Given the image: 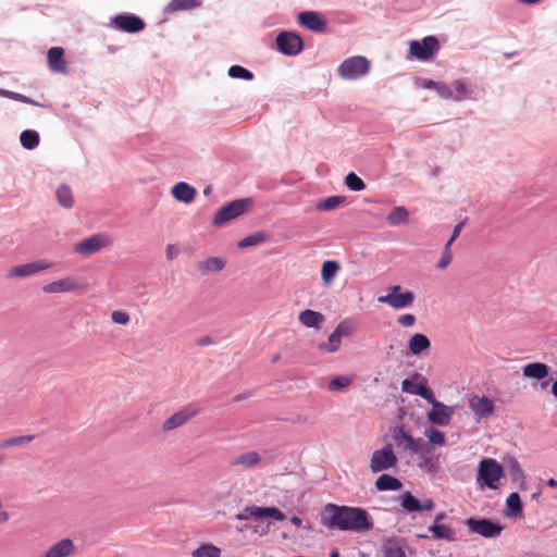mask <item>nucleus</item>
Masks as SVG:
<instances>
[{
  "mask_svg": "<svg viewBox=\"0 0 557 557\" xmlns=\"http://www.w3.org/2000/svg\"><path fill=\"white\" fill-rule=\"evenodd\" d=\"M397 499L405 511H421L420 502L410 492H405Z\"/></svg>",
  "mask_w": 557,
  "mask_h": 557,
  "instance_id": "nucleus-33",
  "label": "nucleus"
},
{
  "mask_svg": "<svg viewBox=\"0 0 557 557\" xmlns=\"http://www.w3.org/2000/svg\"><path fill=\"white\" fill-rule=\"evenodd\" d=\"M321 523L329 529L356 533L370 531L374 527L373 520L366 509L331 503L323 507Z\"/></svg>",
  "mask_w": 557,
  "mask_h": 557,
  "instance_id": "nucleus-1",
  "label": "nucleus"
},
{
  "mask_svg": "<svg viewBox=\"0 0 557 557\" xmlns=\"http://www.w3.org/2000/svg\"><path fill=\"white\" fill-rule=\"evenodd\" d=\"M468 406L472 410L476 422L492 417L495 412L494 401L486 396H471Z\"/></svg>",
  "mask_w": 557,
  "mask_h": 557,
  "instance_id": "nucleus-10",
  "label": "nucleus"
},
{
  "mask_svg": "<svg viewBox=\"0 0 557 557\" xmlns=\"http://www.w3.org/2000/svg\"><path fill=\"white\" fill-rule=\"evenodd\" d=\"M401 391L407 394L418 395L425 399L428 403H431L435 398L431 388L426 387L424 384H414L409 379H405L401 382Z\"/></svg>",
  "mask_w": 557,
  "mask_h": 557,
  "instance_id": "nucleus-20",
  "label": "nucleus"
},
{
  "mask_svg": "<svg viewBox=\"0 0 557 557\" xmlns=\"http://www.w3.org/2000/svg\"><path fill=\"white\" fill-rule=\"evenodd\" d=\"M430 347V339L422 333H416L409 338L408 348L414 356L421 355L423 351L429 350Z\"/></svg>",
  "mask_w": 557,
  "mask_h": 557,
  "instance_id": "nucleus-24",
  "label": "nucleus"
},
{
  "mask_svg": "<svg viewBox=\"0 0 557 557\" xmlns=\"http://www.w3.org/2000/svg\"><path fill=\"white\" fill-rule=\"evenodd\" d=\"M407 543L404 537L393 536L383 540L381 552L383 557H407Z\"/></svg>",
  "mask_w": 557,
  "mask_h": 557,
  "instance_id": "nucleus-15",
  "label": "nucleus"
},
{
  "mask_svg": "<svg viewBox=\"0 0 557 557\" xmlns=\"http://www.w3.org/2000/svg\"><path fill=\"white\" fill-rule=\"evenodd\" d=\"M454 90V99L460 100L466 96L467 89L462 82L455 81L451 85H449Z\"/></svg>",
  "mask_w": 557,
  "mask_h": 557,
  "instance_id": "nucleus-51",
  "label": "nucleus"
},
{
  "mask_svg": "<svg viewBox=\"0 0 557 557\" xmlns=\"http://www.w3.org/2000/svg\"><path fill=\"white\" fill-rule=\"evenodd\" d=\"M377 301L381 304H386L393 309L399 310L412 306L414 301V294L410 290L401 292L398 295L386 294L380 296Z\"/></svg>",
  "mask_w": 557,
  "mask_h": 557,
  "instance_id": "nucleus-14",
  "label": "nucleus"
},
{
  "mask_svg": "<svg viewBox=\"0 0 557 557\" xmlns=\"http://www.w3.org/2000/svg\"><path fill=\"white\" fill-rule=\"evenodd\" d=\"M504 476V468L495 459L485 458L481 460L478 470L476 481L481 486L490 490L498 487V481Z\"/></svg>",
  "mask_w": 557,
  "mask_h": 557,
  "instance_id": "nucleus-2",
  "label": "nucleus"
},
{
  "mask_svg": "<svg viewBox=\"0 0 557 557\" xmlns=\"http://www.w3.org/2000/svg\"><path fill=\"white\" fill-rule=\"evenodd\" d=\"M434 506H435L434 500L431 498L425 499L423 504L420 503L421 511L422 510L430 511L434 508Z\"/></svg>",
  "mask_w": 557,
  "mask_h": 557,
  "instance_id": "nucleus-61",
  "label": "nucleus"
},
{
  "mask_svg": "<svg viewBox=\"0 0 557 557\" xmlns=\"http://www.w3.org/2000/svg\"><path fill=\"white\" fill-rule=\"evenodd\" d=\"M273 240V237L268 233L263 231L256 232L244 239H242L238 244H261L263 242H270Z\"/></svg>",
  "mask_w": 557,
  "mask_h": 557,
  "instance_id": "nucleus-43",
  "label": "nucleus"
},
{
  "mask_svg": "<svg viewBox=\"0 0 557 557\" xmlns=\"http://www.w3.org/2000/svg\"><path fill=\"white\" fill-rule=\"evenodd\" d=\"M63 55L64 50L61 47H52L48 50L47 59L51 71L66 74L67 66Z\"/></svg>",
  "mask_w": 557,
  "mask_h": 557,
  "instance_id": "nucleus-21",
  "label": "nucleus"
},
{
  "mask_svg": "<svg viewBox=\"0 0 557 557\" xmlns=\"http://www.w3.org/2000/svg\"><path fill=\"white\" fill-rule=\"evenodd\" d=\"M298 22L304 27L313 32H323L326 26L325 21L320 16V14L313 11H305L299 13Z\"/></svg>",
  "mask_w": 557,
  "mask_h": 557,
  "instance_id": "nucleus-19",
  "label": "nucleus"
},
{
  "mask_svg": "<svg viewBox=\"0 0 557 557\" xmlns=\"http://www.w3.org/2000/svg\"><path fill=\"white\" fill-rule=\"evenodd\" d=\"M57 199H58V202L66 208V209H70L73 207L74 205V197H73V193H72V189L69 185H61L58 187L57 189Z\"/></svg>",
  "mask_w": 557,
  "mask_h": 557,
  "instance_id": "nucleus-34",
  "label": "nucleus"
},
{
  "mask_svg": "<svg viewBox=\"0 0 557 557\" xmlns=\"http://www.w3.org/2000/svg\"><path fill=\"white\" fill-rule=\"evenodd\" d=\"M198 413L197 409L184 408L169 417L162 424V431L168 432L184 425Z\"/></svg>",
  "mask_w": 557,
  "mask_h": 557,
  "instance_id": "nucleus-16",
  "label": "nucleus"
},
{
  "mask_svg": "<svg viewBox=\"0 0 557 557\" xmlns=\"http://www.w3.org/2000/svg\"><path fill=\"white\" fill-rule=\"evenodd\" d=\"M388 294L398 295L401 293V286L400 285H392L388 288Z\"/></svg>",
  "mask_w": 557,
  "mask_h": 557,
  "instance_id": "nucleus-64",
  "label": "nucleus"
},
{
  "mask_svg": "<svg viewBox=\"0 0 557 557\" xmlns=\"http://www.w3.org/2000/svg\"><path fill=\"white\" fill-rule=\"evenodd\" d=\"M172 195L178 201L190 203L196 197V189L185 182H180L172 187Z\"/></svg>",
  "mask_w": 557,
  "mask_h": 557,
  "instance_id": "nucleus-22",
  "label": "nucleus"
},
{
  "mask_svg": "<svg viewBox=\"0 0 557 557\" xmlns=\"http://www.w3.org/2000/svg\"><path fill=\"white\" fill-rule=\"evenodd\" d=\"M436 91H437L438 96H441L444 99H450V98L454 99V90L449 85L440 83L436 88Z\"/></svg>",
  "mask_w": 557,
  "mask_h": 557,
  "instance_id": "nucleus-54",
  "label": "nucleus"
},
{
  "mask_svg": "<svg viewBox=\"0 0 557 557\" xmlns=\"http://www.w3.org/2000/svg\"><path fill=\"white\" fill-rule=\"evenodd\" d=\"M212 343H213V341H212L211 336H209V335L202 336L197 339L198 346H208V345H211Z\"/></svg>",
  "mask_w": 557,
  "mask_h": 557,
  "instance_id": "nucleus-62",
  "label": "nucleus"
},
{
  "mask_svg": "<svg viewBox=\"0 0 557 557\" xmlns=\"http://www.w3.org/2000/svg\"><path fill=\"white\" fill-rule=\"evenodd\" d=\"M255 510L256 519L272 518L277 521L284 520L285 513L276 507H258Z\"/></svg>",
  "mask_w": 557,
  "mask_h": 557,
  "instance_id": "nucleus-32",
  "label": "nucleus"
},
{
  "mask_svg": "<svg viewBox=\"0 0 557 557\" xmlns=\"http://www.w3.org/2000/svg\"><path fill=\"white\" fill-rule=\"evenodd\" d=\"M261 461V457L257 451H247L238 455L231 460V465L236 467L240 466L245 469L255 468Z\"/></svg>",
  "mask_w": 557,
  "mask_h": 557,
  "instance_id": "nucleus-25",
  "label": "nucleus"
},
{
  "mask_svg": "<svg viewBox=\"0 0 557 557\" xmlns=\"http://www.w3.org/2000/svg\"><path fill=\"white\" fill-rule=\"evenodd\" d=\"M339 270L337 261L327 260L322 264L321 275L324 284H330Z\"/></svg>",
  "mask_w": 557,
  "mask_h": 557,
  "instance_id": "nucleus-35",
  "label": "nucleus"
},
{
  "mask_svg": "<svg viewBox=\"0 0 557 557\" xmlns=\"http://www.w3.org/2000/svg\"><path fill=\"white\" fill-rule=\"evenodd\" d=\"M10 99L15 100V101H20V102H23V103L40 106L35 100H33V99H30V98H28V97H26V96H24L22 94L14 92V91H11Z\"/></svg>",
  "mask_w": 557,
  "mask_h": 557,
  "instance_id": "nucleus-57",
  "label": "nucleus"
},
{
  "mask_svg": "<svg viewBox=\"0 0 557 557\" xmlns=\"http://www.w3.org/2000/svg\"><path fill=\"white\" fill-rule=\"evenodd\" d=\"M375 487L380 492L398 491L403 487V484L397 478L383 473L376 479Z\"/></svg>",
  "mask_w": 557,
  "mask_h": 557,
  "instance_id": "nucleus-28",
  "label": "nucleus"
},
{
  "mask_svg": "<svg viewBox=\"0 0 557 557\" xmlns=\"http://www.w3.org/2000/svg\"><path fill=\"white\" fill-rule=\"evenodd\" d=\"M200 5L199 0H172L168 7V12H177L183 10H191Z\"/></svg>",
  "mask_w": 557,
  "mask_h": 557,
  "instance_id": "nucleus-37",
  "label": "nucleus"
},
{
  "mask_svg": "<svg viewBox=\"0 0 557 557\" xmlns=\"http://www.w3.org/2000/svg\"><path fill=\"white\" fill-rule=\"evenodd\" d=\"M345 198L342 196H330L317 205V209L320 211H330L339 207L344 202Z\"/></svg>",
  "mask_w": 557,
  "mask_h": 557,
  "instance_id": "nucleus-41",
  "label": "nucleus"
},
{
  "mask_svg": "<svg viewBox=\"0 0 557 557\" xmlns=\"http://www.w3.org/2000/svg\"><path fill=\"white\" fill-rule=\"evenodd\" d=\"M346 186L354 191H360L366 188L364 182L355 173H349L345 177Z\"/></svg>",
  "mask_w": 557,
  "mask_h": 557,
  "instance_id": "nucleus-44",
  "label": "nucleus"
},
{
  "mask_svg": "<svg viewBox=\"0 0 557 557\" xmlns=\"http://www.w3.org/2000/svg\"><path fill=\"white\" fill-rule=\"evenodd\" d=\"M425 436L429 442L438 446H443L445 444V435L442 431L437 429H430L425 431Z\"/></svg>",
  "mask_w": 557,
  "mask_h": 557,
  "instance_id": "nucleus-47",
  "label": "nucleus"
},
{
  "mask_svg": "<svg viewBox=\"0 0 557 557\" xmlns=\"http://www.w3.org/2000/svg\"><path fill=\"white\" fill-rule=\"evenodd\" d=\"M370 67V61L366 57L355 55L342 62L338 73L342 78L354 81L367 75Z\"/></svg>",
  "mask_w": 557,
  "mask_h": 557,
  "instance_id": "nucleus-4",
  "label": "nucleus"
},
{
  "mask_svg": "<svg viewBox=\"0 0 557 557\" xmlns=\"http://www.w3.org/2000/svg\"><path fill=\"white\" fill-rule=\"evenodd\" d=\"M277 49L286 55H296L304 48L302 38L296 33L282 32L276 36Z\"/></svg>",
  "mask_w": 557,
  "mask_h": 557,
  "instance_id": "nucleus-9",
  "label": "nucleus"
},
{
  "mask_svg": "<svg viewBox=\"0 0 557 557\" xmlns=\"http://www.w3.org/2000/svg\"><path fill=\"white\" fill-rule=\"evenodd\" d=\"M342 337L334 331L329 335L327 342H322L318 345V349L323 352H335L339 349Z\"/></svg>",
  "mask_w": 557,
  "mask_h": 557,
  "instance_id": "nucleus-36",
  "label": "nucleus"
},
{
  "mask_svg": "<svg viewBox=\"0 0 557 557\" xmlns=\"http://www.w3.org/2000/svg\"><path fill=\"white\" fill-rule=\"evenodd\" d=\"M112 25L124 33H138L145 28V22L134 14H119L112 20Z\"/></svg>",
  "mask_w": 557,
  "mask_h": 557,
  "instance_id": "nucleus-13",
  "label": "nucleus"
},
{
  "mask_svg": "<svg viewBox=\"0 0 557 557\" xmlns=\"http://www.w3.org/2000/svg\"><path fill=\"white\" fill-rule=\"evenodd\" d=\"M79 286L77 280L67 276L44 285L42 290L48 294L69 293L76 290Z\"/></svg>",
  "mask_w": 557,
  "mask_h": 557,
  "instance_id": "nucleus-17",
  "label": "nucleus"
},
{
  "mask_svg": "<svg viewBox=\"0 0 557 557\" xmlns=\"http://www.w3.org/2000/svg\"><path fill=\"white\" fill-rule=\"evenodd\" d=\"M504 465L508 470L509 476L513 482H523L524 473L519 462L513 457H508L504 460Z\"/></svg>",
  "mask_w": 557,
  "mask_h": 557,
  "instance_id": "nucleus-30",
  "label": "nucleus"
},
{
  "mask_svg": "<svg viewBox=\"0 0 557 557\" xmlns=\"http://www.w3.org/2000/svg\"><path fill=\"white\" fill-rule=\"evenodd\" d=\"M20 140L25 149H34L39 144V135L35 131L27 129L22 132Z\"/></svg>",
  "mask_w": 557,
  "mask_h": 557,
  "instance_id": "nucleus-38",
  "label": "nucleus"
},
{
  "mask_svg": "<svg viewBox=\"0 0 557 557\" xmlns=\"http://www.w3.org/2000/svg\"><path fill=\"white\" fill-rule=\"evenodd\" d=\"M256 508H258V506H247L240 512H238L235 517L238 520H247L250 517L255 518V513H252V512H255L253 509H256Z\"/></svg>",
  "mask_w": 557,
  "mask_h": 557,
  "instance_id": "nucleus-56",
  "label": "nucleus"
},
{
  "mask_svg": "<svg viewBox=\"0 0 557 557\" xmlns=\"http://www.w3.org/2000/svg\"><path fill=\"white\" fill-rule=\"evenodd\" d=\"M397 322L404 327H409L416 323V317L411 313H406L400 315Z\"/></svg>",
  "mask_w": 557,
  "mask_h": 557,
  "instance_id": "nucleus-55",
  "label": "nucleus"
},
{
  "mask_svg": "<svg viewBox=\"0 0 557 557\" xmlns=\"http://www.w3.org/2000/svg\"><path fill=\"white\" fill-rule=\"evenodd\" d=\"M440 49V42L434 36L424 37L420 40H412L409 44V52L421 61L430 60Z\"/></svg>",
  "mask_w": 557,
  "mask_h": 557,
  "instance_id": "nucleus-7",
  "label": "nucleus"
},
{
  "mask_svg": "<svg viewBox=\"0 0 557 557\" xmlns=\"http://www.w3.org/2000/svg\"><path fill=\"white\" fill-rule=\"evenodd\" d=\"M298 319L306 327H319L325 321V317L321 312L311 309L302 310Z\"/></svg>",
  "mask_w": 557,
  "mask_h": 557,
  "instance_id": "nucleus-26",
  "label": "nucleus"
},
{
  "mask_svg": "<svg viewBox=\"0 0 557 557\" xmlns=\"http://www.w3.org/2000/svg\"><path fill=\"white\" fill-rule=\"evenodd\" d=\"M101 246H75L74 252L83 257H89L100 250Z\"/></svg>",
  "mask_w": 557,
  "mask_h": 557,
  "instance_id": "nucleus-50",
  "label": "nucleus"
},
{
  "mask_svg": "<svg viewBox=\"0 0 557 557\" xmlns=\"http://www.w3.org/2000/svg\"><path fill=\"white\" fill-rule=\"evenodd\" d=\"M35 438L34 435H20L14 436L8 440H4L0 443V448L7 449L13 446H24L33 442Z\"/></svg>",
  "mask_w": 557,
  "mask_h": 557,
  "instance_id": "nucleus-39",
  "label": "nucleus"
},
{
  "mask_svg": "<svg viewBox=\"0 0 557 557\" xmlns=\"http://www.w3.org/2000/svg\"><path fill=\"white\" fill-rule=\"evenodd\" d=\"M392 437L396 446L410 454L429 453L428 443L422 438H413L408 432L405 431L403 425H396L392 430Z\"/></svg>",
  "mask_w": 557,
  "mask_h": 557,
  "instance_id": "nucleus-3",
  "label": "nucleus"
},
{
  "mask_svg": "<svg viewBox=\"0 0 557 557\" xmlns=\"http://www.w3.org/2000/svg\"><path fill=\"white\" fill-rule=\"evenodd\" d=\"M112 320L116 324L125 325L129 322V315L125 311L115 310L112 312Z\"/></svg>",
  "mask_w": 557,
  "mask_h": 557,
  "instance_id": "nucleus-53",
  "label": "nucleus"
},
{
  "mask_svg": "<svg viewBox=\"0 0 557 557\" xmlns=\"http://www.w3.org/2000/svg\"><path fill=\"white\" fill-rule=\"evenodd\" d=\"M228 75L233 78H242L246 81H250L253 78V74L240 65H232L228 69Z\"/></svg>",
  "mask_w": 557,
  "mask_h": 557,
  "instance_id": "nucleus-45",
  "label": "nucleus"
},
{
  "mask_svg": "<svg viewBox=\"0 0 557 557\" xmlns=\"http://www.w3.org/2000/svg\"><path fill=\"white\" fill-rule=\"evenodd\" d=\"M462 227H463V223H458L454 228L453 235L450 236V238L448 239V242L446 244H453L457 239Z\"/></svg>",
  "mask_w": 557,
  "mask_h": 557,
  "instance_id": "nucleus-60",
  "label": "nucleus"
},
{
  "mask_svg": "<svg viewBox=\"0 0 557 557\" xmlns=\"http://www.w3.org/2000/svg\"><path fill=\"white\" fill-rule=\"evenodd\" d=\"M440 83L431 81V79H422L420 83V87L428 88V89H435L437 88Z\"/></svg>",
  "mask_w": 557,
  "mask_h": 557,
  "instance_id": "nucleus-59",
  "label": "nucleus"
},
{
  "mask_svg": "<svg viewBox=\"0 0 557 557\" xmlns=\"http://www.w3.org/2000/svg\"><path fill=\"white\" fill-rule=\"evenodd\" d=\"M429 531L432 532V539L434 540L455 541L454 531L449 527L434 523L429 527Z\"/></svg>",
  "mask_w": 557,
  "mask_h": 557,
  "instance_id": "nucleus-31",
  "label": "nucleus"
},
{
  "mask_svg": "<svg viewBox=\"0 0 557 557\" xmlns=\"http://www.w3.org/2000/svg\"><path fill=\"white\" fill-rule=\"evenodd\" d=\"M465 524L469 528V530L473 533H478L486 539H494L500 535L503 531V525L498 522H494L490 519L482 518H469L466 520Z\"/></svg>",
  "mask_w": 557,
  "mask_h": 557,
  "instance_id": "nucleus-8",
  "label": "nucleus"
},
{
  "mask_svg": "<svg viewBox=\"0 0 557 557\" xmlns=\"http://www.w3.org/2000/svg\"><path fill=\"white\" fill-rule=\"evenodd\" d=\"M354 331L355 326L348 320H343L342 322H339L334 330V332L342 338L349 336Z\"/></svg>",
  "mask_w": 557,
  "mask_h": 557,
  "instance_id": "nucleus-49",
  "label": "nucleus"
},
{
  "mask_svg": "<svg viewBox=\"0 0 557 557\" xmlns=\"http://www.w3.org/2000/svg\"><path fill=\"white\" fill-rule=\"evenodd\" d=\"M251 530H252L255 533H258V534H260V535H265V534H268V532H269L268 527H265V528H261L260 525H253V527H251Z\"/></svg>",
  "mask_w": 557,
  "mask_h": 557,
  "instance_id": "nucleus-63",
  "label": "nucleus"
},
{
  "mask_svg": "<svg viewBox=\"0 0 557 557\" xmlns=\"http://www.w3.org/2000/svg\"><path fill=\"white\" fill-rule=\"evenodd\" d=\"M111 242L108 235L106 234H96L90 236L89 238L84 239L81 244H108Z\"/></svg>",
  "mask_w": 557,
  "mask_h": 557,
  "instance_id": "nucleus-52",
  "label": "nucleus"
},
{
  "mask_svg": "<svg viewBox=\"0 0 557 557\" xmlns=\"http://www.w3.org/2000/svg\"><path fill=\"white\" fill-rule=\"evenodd\" d=\"M76 548L71 539H62L51 545L48 550L39 557H69L75 553Z\"/></svg>",
  "mask_w": 557,
  "mask_h": 557,
  "instance_id": "nucleus-18",
  "label": "nucleus"
},
{
  "mask_svg": "<svg viewBox=\"0 0 557 557\" xmlns=\"http://www.w3.org/2000/svg\"><path fill=\"white\" fill-rule=\"evenodd\" d=\"M523 376L543 380L548 375L549 368L543 362H532L523 367Z\"/></svg>",
  "mask_w": 557,
  "mask_h": 557,
  "instance_id": "nucleus-27",
  "label": "nucleus"
},
{
  "mask_svg": "<svg viewBox=\"0 0 557 557\" xmlns=\"http://www.w3.org/2000/svg\"><path fill=\"white\" fill-rule=\"evenodd\" d=\"M226 265V260L221 257H209L198 262L197 268L201 274L216 273L222 271Z\"/></svg>",
  "mask_w": 557,
  "mask_h": 557,
  "instance_id": "nucleus-23",
  "label": "nucleus"
},
{
  "mask_svg": "<svg viewBox=\"0 0 557 557\" xmlns=\"http://www.w3.org/2000/svg\"><path fill=\"white\" fill-rule=\"evenodd\" d=\"M57 264L50 259H38L28 263L11 267L7 273V278H25L35 275L45 270L51 269Z\"/></svg>",
  "mask_w": 557,
  "mask_h": 557,
  "instance_id": "nucleus-6",
  "label": "nucleus"
},
{
  "mask_svg": "<svg viewBox=\"0 0 557 557\" xmlns=\"http://www.w3.org/2000/svg\"><path fill=\"white\" fill-rule=\"evenodd\" d=\"M453 251L450 249V246H444L443 250H442V253H441V258L438 260V262L436 263V268L438 270H444L446 269L451 260H453Z\"/></svg>",
  "mask_w": 557,
  "mask_h": 557,
  "instance_id": "nucleus-46",
  "label": "nucleus"
},
{
  "mask_svg": "<svg viewBox=\"0 0 557 557\" xmlns=\"http://www.w3.org/2000/svg\"><path fill=\"white\" fill-rule=\"evenodd\" d=\"M351 383V379L345 375H338L333 377L329 383L331 391H339Z\"/></svg>",
  "mask_w": 557,
  "mask_h": 557,
  "instance_id": "nucleus-48",
  "label": "nucleus"
},
{
  "mask_svg": "<svg viewBox=\"0 0 557 557\" xmlns=\"http://www.w3.org/2000/svg\"><path fill=\"white\" fill-rule=\"evenodd\" d=\"M505 515L508 518L522 516V502L518 493L513 492L507 497Z\"/></svg>",
  "mask_w": 557,
  "mask_h": 557,
  "instance_id": "nucleus-29",
  "label": "nucleus"
},
{
  "mask_svg": "<svg viewBox=\"0 0 557 557\" xmlns=\"http://www.w3.org/2000/svg\"><path fill=\"white\" fill-rule=\"evenodd\" d=\"M397 461L398 458L394 453L393 445L387 443L382 448L372 453L369 468L372 473H379L394 468L397 465Z\"/></svg>",
  "mask_w": 557,
  "mask_h": 557,
  "instance_id": "nucleus-5",
  "label": "nucleus"
},
{
  "mask_svg": "<svg viewBox=\"0 0 557 557\" xmlns=\"http://www.w3.org/2000/svg\"><path fill=\"white\" fill-rule=\"evenodd\" d=\"M408 219V211L404 207H397L393 209L387 215V221L392 225H398L406 222Z\"/></svg>",
  "mask_w": 557,
  "mask_h": 557,
  "instance_id": "nucleus-42",
  "label": "nucleus"
},
{
  "mask_svg": "<svg viewBox=\"0 0 557 557\" xmlns=\"http://www.w3.org/2000/svg\"><path fill=\"white\" fill-rule=\"evenodd\" d=\"M432 409L428 412V420L432 424L446 426L450 423L453 416L455 413V409L451 406H447L442 401H438L434 398L431 403Z\"/></svg>",
  "mask_w": 557,
  "mask_h": 557,
  "instance_id": "nucleus-11",
  "label": "nucleus"
},
{
  "mask_svg": "<svg viewBox=\"0 0 557 557\" xmlns=\"http://www.w3.org/2000/svg\"><path fill=\"white\" fill-rule=\"evenodd\" d=\"M193 557H220L221 549L211 544H205L196 548L191 553Z\"/></svg>",
  "mask_w": 557,
  "mask_h": 557,
  "instance_id": "nucleus-40",
  "label": "nucleus"
},
{
  "mask_svg": "<svg viewBox=\"0 0 557 557\" xmlns=\"http://www.w3.org/2000/svg\"><path fill=\"white\" fill-rule=\"evenodd\" d=\"M247 207V200L237 199L231 201L226 206L222 207L214 215L213 223L215 225H222L240 214H243Z\"/></svg>",
  "mask_w": 557,
  "mask_h": 557,
  "instance_id": "nucleus-12",
  "label": "nucleus"
},
{
  "mask_svg": "<svg viewBox=\"0 0 557 557\" xmlns=\"http://www.w3.org/2000/svg\"><path fill=\"white\" fill-rule=\"evenodd\" d=\"M178 253H180L178 246H168V248L165 250V256H166L168 260L175 259L178 256Z\"/></svg>",
  "mask_w": 557,
  "mask_h": 557,
  "instance_id": "nucleus-58",
  "label": "nucleus"
}]
</instances>
